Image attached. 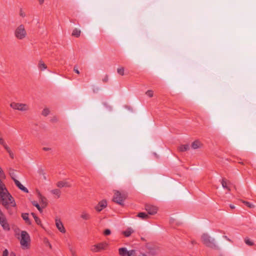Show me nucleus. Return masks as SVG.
Masks as SVG:
<instances>
[{"label":"nucleus","instance_id":"obj_1","mask_svg":"<svg viewBox=\"0 0 256 256\" xmlns=\"http://www.w3.org/2000/svg\"><path fill=\"white\" fill-rule=\"evenodd\" d=\"M0 204L6 208L16 206L14 198L10 194V193H0Z\"/></svg>","mask_w":256,"mask_h":256},{"label":"nucleus","instance_id":"obj_2","mask_svg":"<svg viewBox=\"0 0 256 256\" xmlns=\"http://www.w3.org/2000/svg\"><path fill=\"white\" fill-rule=\"evenodd\" d=\"M201 239L202 243L206 246L212 248H218L214 239L212 238L208 234H203L201 236Z\"/></svg>","mask_w":256,"mask_h":256},{"label":"nucleus","instance_id":"obj_3","mask_svg":"<svg viewBox=\"0 0 256 256\" xmlns=\"http://www.w3.org/2000/svg\"><path fill=\"white\" fill-rule=\"evenodd\" d=\"M14 35L16 38L18 40H22L27 36V32L24 24H21L17 26L14 31Z\"/></svg>","mask_w":256,"mask_h":256},{"label":"nucleus","instance_id":"obj_4","mask_svg":"<svg viewBox=\"0 0 256 256\" xmlns=\"http://www.w3.org/2000/svg\"><path fill=\"white\" fill-rule=\"evenodd\" d=\"M20 243L23 248H28L30 241L28 234L26 231H22L20 236Z\"/></svg>","mask_w":256,"mask_h":256},{"label":"nucleus","instance_id":"obj_5","mask_svg":"<svg viewBox=\"0 0 256 256\" xmlns=\"http://www.w3.org/2000/svg\"><path fill=\"white\" fill-rule=\"evenodd\" d=\"M108 246V243L104 242L92 246L90 250L93 252H99L106 250Z\"/></svg>","mask_w":256,"mask_h":256},{"label":"nucleus","instance_id":"obj_6","mask_svg":"<svg viewBox=\"0 0 256 256\" xmlns=\"http://www.w3.org/2000/svg\"><path fill=\"white\" fill-rule=\"evenodd\" d=\"M10 106L14 110L22 112L28 111L30 110L28 105L26 104L12 102L10 104Z\"/></svg>","mask_w":256,"mask_h":256},{"label":"nucleus","instance_id":"obj_7","mask_svg":"<svg viewBox=\"0 0 256 256\" xmlns=\"http://www.w3.org/2000/svg\"><path fill=\"white\" fill-rule=\"evenodd\" d=\"M126 196V193H115L112 200L118 204L123 205Z\"/></svg>","mask_w":256,"mask_h":256},{"label":"nucleus","instance_id":"obj_8","mask_svg":"<svg viewBox=\"0 0 256 256\" xmlns=\"http://www.w3.org/2000/svg\"><path fill=\"white\" fill-rule=\"evenodd\" d=\"M221 183L222 187L228 191L234 190L235 189V187L226 178H222Z\"/></svg>","mask_w":256,"mask_h":256},{"label":"nucleus","instance_id":"obj_9","mask_svg":"<svg viewBox=\"0 0 256 256\" xmlns=\"http://www.w3.org/2000/svg\"><path fill=\"white\" fill-rule=\"evenodd\" d=\"M145 210L149 214L154 215L157 213L158 208L156 206L147 204L146 206Z\"/></svg>","mask_w":256,"mask_h":256},{"label":"nucleus","instance_id":"obj_10","mask_svg":"<svg viewBox=\"0 0 256 256\" xmlns=\"http://www.w3.org/2000/svg\"><path fill=\"white\" fill-rule=\"evenodd\" d=\"M134 250L128 251L126 248H121L118 249V253L120 256H132Z\"/></svg>","mask_w":256,"mask_h":256},{"label":"nucleus","instance_id":"obj_11","mask_svg":"<svg viewBox=\"0 0 256 256\" xmlns=\"http://www.w3.org/2000/svg\"><path fill=\"white\" fill-rule=\"evenodd\" d=\"M0 224L4 230H10L9 224L7 222L5 216H4L0 218Z\"/></svg>","mask_w":256,"mask_h":256},{"label":"nucleus","instance_id":"obj_12","mask_svg":"<svg viewBox=\"0 0 256 256\" xmlns=\"http://www.w3.org/2000/svg\"><path fill=\"white\" fill-rule=\"evenodd\" d=\"M56 226L58 230L62 234H64L66 232L63 224L60 219L56 220Z\"/></svg>","mask_w":256,"mask_h":256},{"label":"nucleus","instance_id":"obj_13","mask_svg":"<svg viewBox=\"0 0 256 256\" xmlns=\"http://www.w3.org/2000/svg\"><path fill=\"white\" fill-rule=\"evenodd\" d=\"M12 175V174H10ZM12 179L14 180L15 184L22 191L24 192H28V190L24 187L21 183L16 179L13 176H11Z\"/></svg>","mask_w":256,"mask_h":256},{"label":"nucleus","instance_id":"obj_14","mask_svg":"<svg viewBox=\"0 0 256 256\" xmlns=\"http://www.w3.org/2000/svg\"><path fill=\"white\" fill-rule=\"evenodd\" d=\"M107 206V202L106 200H103L100 201L98 204L95 207L96 210L100 212Z\"/></svg>","mask_w":256,"mask_h":256},{"label":"nucleus","instance_id":"obj_15","mask_svg":"<svg viewBox=\"0 0 256 256\" xmlns=\"http://www.w3.org/2000/svg\"><path fill=\"white\" fill-rule=\"evenodd\" d=\"M71 185V184L67 180L60 181L56 183V186L60 188L70 187Z\"/></svg>","mask_w":256,"mask_h":256},{"label":"nucleus","instance_id":"obj_16","mask_svg":"<svg viewBox=\"0 0 256 256\" xmlns=\"http://www.w3.org/2000/svg\"><path fill=\"white\" fill-rule=\"evenodd\" d=\"M202 146V143L198 140L194 141L191 145L192 148L194 150L201 148Z\"/></svg>","mask_w":256,"mask_h":256},{"label":"nucleus","instance_id":"obj_17","mask_svg":"<svg viewBox=\"0 0 256 256\" xmlns=\"http://www.w3.org/2000/svg\"><path fill=\"white\" fill-rule=\"evenodd\" d=\"M134 230L132 228L129 227L128 228L122 232V234L126 237H129L132 233H134Z\"/></svg>","mask_w":256,"mask_h":256},{"label":"nucleus","instance_id":"obj_18","mask_svg":"<svg viewBox=\"0 0 256 256\" xmlns=\"http://www.w3.org/2000/svg\"><path fill=\"white\" fill-rule=\"evenodd\" d=\"M38 68L41 71L44 70L47 68L46 65L44 63L42 60H40L38 63Z\"/></svg>","mask_w":256,"mask_h":256},{"label":"nucleus","instance_id":"obj_19","mask_svg":"<svg viewBox=\"0 0 256 256\" xmlns=\"http://www.w3.org/2000/svg\"><path fill=\"white\" fill-rule=\"evenodd\" d=\"M80 218L84 220H88L90 218V215L87 212L84 211L80 214Z\"/></svg>","mask_w":256,"mask_h":256},{"label":"nucleus","instance_id":"obj_20","mask_svg":"<svg viewBox=\"0 0 256 256\" xmlns=\"http://www.w3.org/2000/svg\"><path fill=\"white\" fill-rule=\"evenodd\" d=\"M190 149V146L188 144H184L181 145L178 148V150L180 152H184L187 151Z\"/></svg>","mask_w":256,"mask_h":256},{"label":"nucleus","instance_id":"obj_21","mask_svg":"<svg viewBox=\"0 0 256 256\" xmlns=\"http://www.w3.org/2000/svg\"><path fill=\"white\" fill-rule=\"evenodd\" d=\"M22 217L26 224H31L30 220L28 218V213L22 214Z\"/></svg>","mask_w":256,"mask_h":256},{"label":"nucleus","instance_id":"obj_22","mask_svg":"<svg viewBox=\"0 0 256 256\" xmlns=\"http://www.w3.org/2000/svg\"><path fill=\"white\" fill-rule=\"evenodd\" d=\"M38 197L39 198L42 204V207H44L47 204V200L44 197H43L40 193H38Z\"/></svg>","mask_w":256,"mask_h":256},{"label":"nucleus","instance_id":"obj_23","mask_svg":"<svg viewBox=\"0 0 256 256\" xmlns=\"http://www.w3.org/2000/svg\"><path fill=\"white\" fill-rule=\"evenodd\" d=\"M137 216L143 220H146L149 218L146 212H144L138 213Z\"/></svg>","mask_w":256,"mask_h":256},{"label":"nucleus","instance_id":"obj_24","mask_svg":"<svg viewBox=\"0 0 256 256\" xmlns=\"http://www.w3.org/2000/svg\"><path fill=\"white\" fill-rule=\"evenodd\" d=\"M81 32L78 28H74L72 32V36L78 38L80 35Z\"/></svg>","mask_w":256,"mask_h":256},{"label":"nucleus","instance_id":"obj_25","mask_svg":"<svg viewBox=\"0 0 256 256\" xmlns=\"http://www.w3.org/2000/svg\"><path fill=\"white\" fill-rule=\"evenodd\" d=\"M134 253L132 254V256H146V255L142 252H140L138 250H134Z\"/></svg>","mask_w":256,"mask_h":256},{"label":"nucleus","instance_id":"obj_26","mask_svg":"<svg viewBox=\"0 0 256 256\" xmlns=\"http://www.w3.org/2000/svg\"><path fill=\"white\" fill-rule=\"evenodd\" d=\"M6 190V192H8L4 184L2 182V180H0V192H4Z\"/></svg>","mask_w":256,"mask_h":256},{"label":"nucleus","instance_id":"obj_27","mask_svg":"<svg viewBox=\"0 0 256 256\" xmlns=\"http://www.w3.org/2000/svg\"><path fill=\"white\" fill-rule=\"evenodd\" d=\"M32 204L34 206H36L40 212H42V208L37 202L33 201L32 202Z\"/></svg>","mask_w":256,"mask_h":256},{"label":"nucleus","instance_id":"obj_28","mask_svg":"<svg viewBox=\"0 0 256 256\" xmlns=\"http://www.w3.org/2000/svg\"><path fill=\"white\" fill-rule=\"evenodd\" d=\"M2 256H16L15 254L13 252H12L10 254V256H8V252L6 249L3 252Z\"/></svg>","mask_w":256,"mask_h":256},{"label":"nucleus","instance_id":"obj_29","mask_svg":"<svg viewBox=\"0 0 256 256\" xmlns=\"http://www.w3.org/2000/svg\"><path fill=\"white\" fill-rule=\"evenodd\" d=\"M50 112V111L49 109L48 108H45L42 110V114L44 116H46L49 114Z\"/></svg>","mask_w":256,"mask_h":256},{"label":"nucleus","instance_id":"obj_30","mask_svg":"<svg viewBox=\"0 0 256 256\" xmlns=\"http://www.w3.org/2000/svg\"><path fill=\"white\" fill-rule=\"evenodd\" d=\"M158 248H149L148 253L152 255H154L158 252Z\"/></svg>","mask_w":256,"mask_h":256},{"label":"nucleus","instance_id":"obj_31","mask_svg":"<svg viewBox=\"0 0 256 256\" xmlns=\"http://www.w3.org/2000/svg\"><path fill=\"white\" fill-rule=\"evenodd\" d=\"M244 242L248 246H252L254 245V242L248 238L244 239Z\"/></svg>","mask_w":256,"mask_h":256},{"label":"nucleus","instance_id":"obj_32","mask_svg":"<svg viewBox=\"0 0 256 256\" xmlns=\"http://www.w3.org/2000/svg\"><path fill=\"white\" fill-rule=\"evenodd\" d=\"M242 202L248 208H254V205L248 202L242 200Z\"/></svg>","mask_w":256,"mask_h":256},{"label":"nucleus","instance_id":"obj_33","mask_svg":"<svg viewBox=\"0 0 256 256\" xmlns=\"http://www.w3.org/2000/svg\"><path fill=\"white\" fill-rule=\"evenodd\" d=\"M117 72H118V73L121 76H124V68L123 67L118 68Z\"/></svg>","mask_w":256,"mask_h":256},{"label":"nucleus","instance_id":"obj_34","mask_svg":"<svg viewBox=\"0 0 256 256\" xmlns=\"http://www.w3.org/2000/svg\"><path fill=\"white\" fill-rule=\"evenodd\" d=\"M146 94L150 98H152L154 96V92L152 90H148L146 92Z\"/></svg>","mask_w":256,"mask_h":256},{"label":"nucleus","instance_id":"obj_35","mask_svg":"<svg viewBox=\"0 0 256 256\" xmlns=\"http://www.w3.org/2000/svg\"><path fill=\"white\" fill-rule=\"evenodd\" d=\"M34 219L36 221V222L38 224L42 226L40 220L36 216H34Z\"/></svg>","mask_w":256,"mask_h":256},{"label":"nucleus","instance_id":"obj_36","mask_svg":"<svg viewBox=\"0 0 256 256\" xmlns=\"http://www.w3.org/2000/svg\"><path fill=\"white\" fill-rule=\"evenodd\" d=\"M111 234V231L109 229H106L104 232V234L106 236H108V235H110V234Z\"/></svg>","mask_w":256,"mask_h":256},{"label":"nucleus","instance_id":"obj_37","mask_svg":"<svg viewBox=\"0 0 256 256\" xmlns=\"http://www.w3.org/2000/svg\"><path fill=\"white\" fill-rule=\"evenodd\" d=\"M20 16L24 18L26 16V14L22 10L21 8L20 11Z\"/></svg>","mask_w":256,"mask_h":256},{"label":"nucleus","instance_id":"obj_38","mask_svg":"<svg viewBox=\"0 0 256 256\" xmlns=\"http://www.w3.org/2000/svg\"><path fill=\"white\" fill-rule=\"evenodd\" d=\"M50 120L52 122H55L58 121V118L56 116H54Z\"/></svg>","mask_w":256,"mask_h":256},{"label":"nucleus","instance_id":"obj_39","mask_svg":"<svg viewBox=\"0 0 256 256\" xmlns=\"http://www.w3.org/2000/svg\"><path fill=\"white\" fill-rule=\"evenodd\" d=\"M2 146L4 147V148L6 149V150L7 152H8V151H9L10 150V148L7 146V144H6V143H5V144H4V145H3Z\"/></svg>","mask_w":256,"mask_h":256},{"label":"nucleus","instance_id":"obj_40","mask_svg":"<svg viewBox=\"0 0 256 256\" xmlns=\"http://www.w3.org/2000/svg\"><path fill=\"white\" fill-rule=\"evenodd\" d=\"M8 152L10 156L12 158H14V154L11 151V150H10L9 151H8Z\"/></svg>","mask_w":256,"mask_h":256},{"label":"nucleus","instance_id":"obj_41","mask_svg":"<svg viewBox=\"0 0 256 256\" xmlns=\"http://www.w3.org/2000/svg\"><path fill=\"white\" fill-rule=\"evenodd\" d=\"M74 72L76 73V74H80V72H79V70H78V68H76V66H74Z\"/></svg>","mask_w":256,"mask_h":256},{"label":"nucleus","instance_id":"obj_42","mask_svg":"<svg viewBox=\"0 0 256 256\" xmlns=\"http://www.w3.org/2000/svg\"><path fill=\"white\" fill-rule=\"evenodd\" d=\"M54 198H58L60 196L59 193H54Z\"/></svg>","mask_w":256,"mask_h":256},{"label":"nucleus","instance_id":"obj_43","mask_svg":"<svg viewBox=\"0 0 256 256\" xmlns=\"http://www.w3.org/2000/svg\"><path fill=\"white\" fill-rule=\"evenodd\" d=\"M4 144H5V142H4V140L2 138H0V144L3 146V145H4Z\"/></svg>","mask_w":256,"mask_h":256},{"label":"nucleus","instance_id":"obj_44","mask_svg":"<svg viewBox=\"0 0 256 256\" xmlns=\"http://www.w3.org/2000/svg\"><path fill=\"white\" fill-rule=\"evenodd\" d=\"M108 80V76H106L102 80V81L104 82H107Z\"/></svg>","mask_w":256,"mask_h":256},{"label":"nucleus","instance_id":"obj_45","mask_svg":"<svg viewBox=\"0 0 256 256\" xmlns=\"http://www.w3.org/2000/svg\"><path fill=\"white\" fill-rule=\"evenodd\" d=\"M43 150H44V151H48V150H50V148H49L44 147V148H43Z\"/></svg>","mask_w":256,"mask_h":256},{"label":"nucleus","instance_id":"obj_46","mask_svg":"<svg viewBox=\"0 0 256 256\" xmlns=\"http://www.w3.org/2000/svg\"><path fill=\"white\" fill-rule=\"evenodd\" d=\"M38 1L40 4H42L44 3V0H38Z\"/></svg>","mask_w":256,"mask_h":256},{"label":"nucleus","instance_id":"obj_47","mask_svg":"<svg viewBox=\"0 0 256 256\" xmlns=\"http://www.w3.org/2000/svg\"><path fill=\"white\" fill-rule=\"evenodd\" d=\"M230 207L232 208V209H234L235 208V206H234L232 205V204H230Z\"/></svg>","mask_w":256,"mask_h":256},{"label":"nucleus","instance_id":"obj_48","mask_svg":"<svg viewBox=\"0 0 256 256\" xmlns=\"http://www.w3.org/2000/svg\"><path fill=\"white\" fill-rule=\"evenodd\" d=\"M224 238H226V240L230 241V240L227 237V236H224Z\"/></svg>","mask_w":256,"mask_h":256},{"label":"nucleus","instance_id":"obj_49","mask_svg":"<svg viewBox=\"0 0 256 256\" xmlns=\"http://www.w3.org/2000/svg\"><path fill=\"white\" fill-rule=\"evenodd\" d=\"M31 214L32 216H33V218H34V216H36V215L34 213H33V212H32V213Z\"/></svg>","mask_w":256,"mask_h":256},{"label":"nucleus","instance_id":"obj_50","mask_svg":"<svg viewBox=\"0 0 256 256\" xmlns=\"http://www.w3.org/2000/svg\"><path fill=\"white\" fill-rule=\"evenodd\" d=\"M44 178L46 180V176H44Z\"/></svg>","mask_w":256,"mask_h":256}]
</instances>
